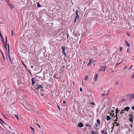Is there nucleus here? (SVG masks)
<instances>
[{"label": "nucleus", "instance_id": "obj_1", "mask_svg": "<svg viewBox=\"0 0 134 134\" xmlns=\"http://www.w3.org/2000/svg\"><path fill=\"white\" fill-rule=\"evenodd\" d=\"M8 45V56L9 59H10V61L11 63L12 64H13V60H12L10 54H9V46L8 44H7Z\"/></svg>", "mask_w": 134, "mask_h": 134}, {"label": "nucleus", "instance_id": "obj_2", "mask_svg": "<svg viewBox=\"0 0 134 134\" xmlns=\"http://www.w3.org/2000/svg\"><path fill=\"white\" fill-rule=\"evenodd\" d=\"M106 67L107 66H102L99 70V71H105Z\"/></svg>", "mask_w": 134, "mask_h": 134}, {"label": "nucleus", "instance_id": "obj_3", "mask_svg": "<svg viewBox=\"0 0 134 134\" xmlns=\"http://www.w3.org/2000/svg\"><path fill=\"white\" fill-rule=\"evenodd\" d=\"M78 12L79 11L78 10H76V11L75 12V13L76 15L75 18L77 19H79V16L78 14Z\"/></svg>", "mask_w": 134, "mask_h": 134}, {"label": "nucleus", "instance_id": "obj_4", "mask_svg": "<svg viewBox=\"0 0 134 134\" xmlns=\"http://www.w3.org/2000/svg\"><path fill=\"white\" fill-rule=\"evenodd\" d=\"M83 126V124L81 122H80L78 124L77 126L80 127H82Z\"/></svg>", "mask_w": 134, "mask_h": 134}, {"label": "nucleus", "instance_id": "obj_5", "mask_svg": "<svg viewBox=\"0 0 134 134\" xmlns=\"http://www.w3.org/2000/svg\"><path fill=\"white\" fill-rule=\"evenodd\" d=\"M129 98L130 99H131L134 98V94H132L130 95Z\"/></svg>", "mask_w": 134, "mask_h": 134}, {"label": "nucleus", "instance_id": "obj_6", "mask_svg": "<svg viewBox=\"0 0 134 134\" xmlns=\"http://www.w3.org/2000/svg\"><path fill=\"white\" fill-rule=\"evenodd\" d=\"M130 109V108L129 107H127L125 108L124 110L128 111Z\"/></svg>", "mask_w": 134, "mask_h": 134}, {"label": "nucleus", "instance_id": "obj_7", "mask_svg": "<svg viewBox=\"0 0 134 134\" xmlns=\"http://www.w3.org/2000/svg\"><path fill=\"white\" fill-rule=\"evenodd\" d=\"M61 48L62 50V53H64L65 52V47L64 46L63 47L62 46Z\"/></svg>", "mask_w": 134, "mask_h": 134}, {"label": "nucleus", "instance_id": "obj_8", "mask_svg": "<svg viewBox=\"0 0 134 134\" xmlns=\"http://www.w3.org/2000/svg\"><path fill=\"white\" fill-rule=\"evenodd\" d=\"M42 85H37V89H38L40 88H42Z\"/></svg>", "mask_w": 134, "mask_h": 134}, {"label": "nucleus", "instance_id": "obj_9", "mask_svg": "<svg viewBox=\"0 0 134 134\" xmlns=\"http://www.w3.org/2000/svg\"><path fill=\"white\" fill-rule=\"evenodd\" d=\"M95 74H96V75H95V76L94 77V79H95V81H96L97 80V77L98 76V75L97 73H96Z\"/></svg>", "mask_w": 134, "mask_h": 134}, {"label": "nucleus", "instance_id": "obj_10", "mask_svg": "<svg viewBox=\"0 0 134 134\" xmlns=\"http://www.w3.org/2000/svg\"><path fill=\"white\" fill-rule=\"evenodd\" d=\"M106 119L107 121H108L111 119V118L109 115L107 116L106 117Z\"/></svg>", "mask_w": 134, "mask_h": 134}, {"label": "nucleus", "instance_id": "obj_11", "mask_svg": "<svg viewBox=\"0 0 134 134\" xmlns=\"http://www.w3.org/2000/svg\"><path fill=\"white\" fill-rule=\"evenodd\" d=\"M32 83L33 85H34L35 83V82L34 81V78H33L31 79Z\"/></svg>", "mask_w": 134, "mask_h": 134}, {"label": "nucleus", "instance_id": "obj_12", "mask_svg": "<svg viewBox=\"0 0 134 134\" xmlns=\"http://www.w3.org/2000/svg\"><path fill=\"white\" fill-rule=\"evenodd\" d=\"M125 44H126L127 46L129 47L130 45V44L129 43L126 41L125 40Z\"/></svg>", "mask_w": 134, "mask_h": 134}, {"label": "nucleus", "instance_id": "obj_13", "mask_svg": "<svg viewBox=\"0 0 134 134\" xmlns=\"http://www.w3.org/2000/svg\"><path fill=\"white\" fill-rule=\"evenodd\" d=\"M119 111V110H118V108H116L115 110V113L116 114H118V111Z\"/></svg>", "mask_w": 134, "mask_h": 134}, {"label": "nucleus", "instance_id": "obj_14", "mask_svg": "<svg viewBox=\"0 0 134 134\" xmlns=\"http://www.w3.org/2000/svg\"><path fill=\"white\" fill-rule=\"evenodd\" d=\"M37 7H41V5L39 4L38 3H37Z\"/></svg>", "mask_w": 134, "mask_h": 134}, {"label": "nucleus", "instance_id": "obj_15", "mask_svg": "<svg viewBox=\"0 0 134 134\" xmlns=\"http://www.w3.org/2000/svg\"><path fill=\"white\" fill-rule=\"evenodd\" d=\"M7 36H6L5 37V42L6 44L7 43Z\"/></svg>", "mask_w": 134, "mask_h": 134}, {"label": "nucleus", "instance_id": "obj_16", "mask_svg": "<svg viewBox=\"0 0 134 134\" xmlns=\"http://www.w3.org/2000/svg\"><path fill=\"white\" fill-rule=\"evenodd\" d=\"M129 120L131 122H132L133 121V119H132V118L130 117V118L129 119Z\"/></svg>", "mask_w": 134, "mask_h": 134}, {"label": "nucleus", "instance_id": "obj_17", "mask_svg": "<svg viewBox=\"0 0 134 134\" xmlns=\"http://www.w3.org/2000/svg\"><path fill=\"white\" fill-rule=\"evenodd\" d=\"M4 47L6 49H7V43H5V44H4Z\"/></svg>", "mask_w": 134, "mask_h": 134}, {"label": "nucleus", "instance_id": "obj_18", "mask_svg": "<svg viewBox=\"0 0 134 134\" xmlns=\"http://www.w3.org/2000/svg\"><path fill=\"white\" fill-rule=\"evenodd\" d=\"M37 85H34V86L33 87L34 88H35V90H37Z\"/></svg>", "mask_w": 134, "mask_h": 134}, {"label": "nucleus", "instance_id": "obj_19", "mask_svg": "<svg viewBox=\"0 0 134 134\" xmlns=\"http://www.w3.org/2000/svg\"><path fill=\"white\" fill-rule=\"evenodd\" d=\"M14 115L16 116V118H17V119L18 120H19V118L18 117V115H15V114H14Z\"/></svg>", "mask_w": 134, "mask_h": 134}, {"label": "nucleus", "instance_id": "obj_20", "mask_svg": "<svg viewBox=\"0 0 134 134\" xmlns=\"http://www.w3.org/2000/svg\"><path fill=\"white\" fill-rule=\"evenodd\" d=\"M97 123L98 124H100V121L99 119H98L97 120Z\"/></svg>", "mask_w": 134, "mask_h": 134}, {"label": "nucleus", "instance_id": "obj_21", "mask_svg": "<svg viewBox=\"0 0 134 134\" xmlns=\"http://www.w3.org/2000/svg\"><path fill=\"white\" fill-rule=\"evenodd\" d=\"M121 63V62H120V63H116L115 65V67H116L118 65H119L120 63Z\"/></svg>", "mask_w": 134, "mask_h": 134}, {"label": "nucleus", "instance_id": "obj_22", "mask_svg": "<svg viewBox=\"0 0 134 134\" xmlns=\"http://www.w3.org/2000/svg\"><path fill=\"white\" fill-rule=\"evenodd\" d=\"M2 40V42H3V44H5V43L4 41V40L3 39H3H1Z\"/></svg>", "mask_w": 134, "mask_h": 134}, {"label": "nucleus", "instance_id": "obj_23", "mask_svg": "<svg viewBox=\"0 0 134 134\" xmlns=\"http://www.w3.org/2000/svg\"><path fill=\"white\" fill-rule=\"evenodd\" d=\"M88 76H87V75H86V76H85V79L86 80H87V79H88Z\"/></svg>", "mask_w": 134, "mask_h": 134}, {"label": "nucleus", "instance_id": "obj_24", "mask_svg": "<svg viewBox=\"0 0 134 134\" xmlns=\"http://www.w3.org/2000/svg\"><path fill=\"white\" fill-rule=\"evenodd\" d=\"M86 126H89L90 127H92L91 126V125H89L88 124H87L86 125Z\"/></svg>", "mask_w": 134, "mask_h": 134}, {"label": "nucleus", "instance_id": "obj_25", "mask_svg": "<svg viewBox=\"0 0 134 134\" xmlns=\"http://www.w3.org/2000/svg\"><path fill=\"white\" fill-rule=\"evenodd\" d=\"M129 116H130V117L132 118V114L131 113L129 115Z\"/></svg>", "mask_w": 134, "mask_h": 134}, {"label": "nucleus", "instance_id": "obj_26", "mask_svg": "<svg viewBox=\"0 0 134 134\" xmlns=\"http://www.w3.org/2000/svg\"><path fill=\"white\" fill-rule=\"evenodd\" d=\"M91 60H92V59H90V61H89V63H88V64L87 65V66H88L91 63Z\"/></svg>", "mask_w": 134, "mask_h": 134}, {"label": "nucleus", "instance_id": "obj_27", "mask_svg": "<svg viewBox=\"0 0 134 134\" xmlns=\"http://www.w3.org/2000/svg\"><path fill=\"white\" fill-rule=\"evenodd\" d=\"M110 116H113V115H114V113H113V114L112 113H110Z\"/></svg>", "mask_w": 134, "mask_h": 134}, {"label": "nucleus", "instance_id": "obj_28", "mask_svg": "<svg viewBox=\"0 0 134 134\" xmlns=\"http://www.w3.org/2000/svg\"><path fill=\"white\" fill-rule=\"evenodd\" d=\"M30 128H31V129L32 130H33V131H34V130H34V129L33 127H31V126H30Z\"/></svg>", "mask_w": 134, "mask_h": 134}, {"label": "nucleus", "instance_id": "obj_29", "mask_svg": "<svg viewBox=\"0 0 134 134\" xmlns=\"http://www.w3.org/2000/svg\"><path fill=\"white\" fill-rule=\"evenodd\" d=\"M124 110H122V111L121 112V113H120V114H122V113H124V112L123 111Z\"/></svg>", "mask_w": 134, "mask_h": 134}, {"label": "nucleus", "instance_id": "obj_30", "mask_svg": "<svg viewBox=\"0 0 134 134\" xmlns=\"http://www.w3.org/2000/svg\"><path fill=\"white\" fill-rule=\"evenodd\" d=\"M105 95V94H104V93H102V94H101V96H104Z\"/></svg>", "mask_w": 134, "mask_h": 134}, {"label": "nucleus", "instance_id": "obj_31", "mask_svg": "<svg viewBox=\"0 0 134 134\" xmlns=\"http://www.w3.org/2000/svg\"><path fill=\"white\" fill-rule=\"evenodd\" d=\"M36 125H37L38 126V127H39L40 129L41 128V127H40V125H39L38 124H37V123H36Z\"/></svg>", "mask_w": 134, "mask_h": 134}, {"label": "nucleus", "instance_id": "obj_32", "mask_svg": "<svg viewBox=\"0 0 134 134\" xmlns=\"http://www.w3.org/2000/svg\"><path fill=\"white\" fill-rule=\"evenodd\" d=\"M119 83L118 82H116L115 83V84L116 85H117L118 84H119Z\"/></svg>", "mask_w": 134, "mask_h": 134}, {"label": "nucleus", "instance_id": "obj_33", "mask_svg": "<svg viewBox=\"0 0 134 134\" xmlns=\"http://www.w3.org/2000/svg\"><path fill=\"white\" fill-rule=\"evenodd\" d=\"M116 126H120V125L119 124V123H117L116 125Z\"/></svg>", "mask_w": 134, "mask_h": 134}, {"label": "nucleus", "instance_id": "obj_34", "mask_svg": "<svg viewBox=\"0 0 134 134\" xmlns=\"http://www.w3.org/2000/svg\"><path fill=\"white\" fill-rule=\"evenodd\" d=\"M94 134H98V131L95 132H94Z\"/></svg>", "mask_w": 134, "mask_h": 134}, {"label": "nucleus", "instance_id": "obj_35", "mask_svg": "<svg viewBox=\"0 0 134 134\" xmlns=\"http://www.w3.org/2000/svg\"><path fill=\"white\" fill-rule=\"evenodd\" d=\"M0 36L1 37V39H3V36H2V34H0Z\"/></svg>", "mask_w": 134, "mask_h": 134}, {"label": "nucleus", "instance_id": "obj_36", "mask_svg": "<svg viewBox=\"0 0 134 134\" xmlns=\"http://www.w3.org/2000/svg\"><path fill=\"white\" fill-rule=\"evenodd\" d=\"M91 132L92 133V134H94V132L93 131H91Z\"/></svg>", "mask_w": 134, "mask_h": 134}, {"label": "nucleus", "instance_id": "obj_37", "mask_svg": "<svg viewBox=\"0 0 134 134\" xmlns=\"http://www.w3.org/2000/svg\"><path fill=\"white\" fill-rule=\"evenodd\" d=\"M63 53L64 54V56H65V57H66V53H65V52H64V53Z\"/></svg>", "mask_w": 134, "mask_h": 134}, {"label": "nucleus", "instance_id": "obj_38", "mask_svg": "<svg viewBox=\"0 0 134 134\" xmlns=\"http://www.w3.org/2000/svg\"><path fill=\"white\" fill-rule=\"evenodd\" d=\"M90 104H92L93 105H95V104L94 103H93V102L90 103Z\"/></svg>", "mask_w": 134, "mask_h": 134}, {"label": "nucleus", "instance_id": "obj_39", "mask_svg": "<svg viewBox=\"0 0 134 134\" xmlns=\"http://www.w3.org/2000/svg\"><path fill=\"white\" fill-rule=\"evenodd\" d=\"M115 117H116V119H118L117 116V114H116Z\"/></svg>", "mask_w": 134, "mask_h": 134}, {"label": "nucleus", "instance_id": "obj_40", "mask_svg": "<svg viewBox=\"0 0 134 134\" xmlns=\"http://www.w3.org/2000/svg\"><path fill=\"white\" fill-rule=\"evenodd\" d=\"M10 8H13V6L12 5V4H10Z\"/></svg>", "mask_w": 134, "mask_h": 134}, {"label": "nucleus", "instance_id": "obj_41", "mask_svg": "<svg viewBox=\"0 0 134 134\" xmlns=\"http://www.w3.org/2000/svg\"><path fill=\"white\" fill-rule=\"evenodd\" d=\"M80 90L81 92L82 91V89L81 87L80 88Z\"/></svg>", "mask_w": 134, "mask_h": 134}, {"label": "nucleus", "instance_id": "obj_42", "mask_svg": "<svg viewBox=\"0 0 134 134\" xmlns=\"http://www.w3.org/2000/svg\"><path fill=\"white\" fill-rule=\"evenodd\" d=\"M128 66H125L124 67V70H125L126 69V68Z\"/></svg>", "mask_w": 134, "mask_h": 134}, {"label": "nucleus", "instance_id": "obj_43", "mask_svg": "<svg viewBox=\"0 0 134 134\" xmlns=\"http://www.w3.org/2000/svg\"><path fill=\"white\" fill-rule=\"evenodd\" d=\"M77 19H76V18H75L74 22V23H75L76 22Z\"/></svg>", "mask_w": 134, "mask_h": 134}, {"label": "nucleus", "instance_id": "obj_44", "mask_svg": "<svg viewBox=\"0 0 134 134\" xmlns=\"http://www.w3.org/2000/svg\"><path fill=\"white\" fill-rule=\"evenodd\" d=\"M104 130H103L101 132L102 133H104Z\"/></svg>", "mask_w": 134, "mask_h": 134}, {"label": "nucleus", "instance_id": "obj_45", "mask_svg": "<svg viewBox=\"0 0 134 134\" xmlns=\"http://www.w3.org/2000/svg\"><path fill=\"white\" fill-rule=\"evenodd\" d=\"M122 49V48L121 47H120V51H121Z\"/></svg>", "mask_w": 134, "mask_h": 134}, {"label": "nucleus", "instance_id": "obj_46", "mask_svg": "<svg viewBox=\"0 0 134 134\" xmlns=\"http://www.w3.org/2000/svg\"><path fill=\"white\" fill-rule=\"evenodd\" d=\"M129 48H128L127 50V52H129Z\"/></svg>", "mask_w": 134, "mask_h": 134}, {"label": "nucleus", "instance_id": "obj_47", "mask_svg": "<svg viewBox=\"0 0 134 134\" xmlns=\"http://www.w3.org/2000/svg\"><path fill=\"white\" fill-rule=\"evenodd\" d=\"M132 65H131V66L129 68V69H131V67L132 66Z\"/></svg>", "mask_w": 134, "mask_h": 134}, {"label": "nucleus", "instance_id": "obj_48", "mask_svg": "<svg viewBox=\"0 0 134 134\" xmlns=\"http://www.w3.org/2000/svg\"><path fill=\"white\" fill-rule=\"evenodd\" d=\"M57 107H58V108L59 109V110H60V107H59V106L58 105H57Z\"/></svg>", "mask_w": 134, "mask_h": 134}, {"label": "nucleus", "instance_id": "obj_49", "mask_svg": "<svg viewBox=\"0 0 134 134\" xmlns=\"http://www.w3.org/2000/svg\"><path fill=\"white\" fill-rule=\"evenodd\" d=\"M0 120H1V121H2V122L3 123H4V124L5 123H4V122L3 121V120H2L1 119H0Z\"/></svg>", "mask_w": 134, "mask_h": 134}, {"label": "nucleus", "instance_id": "obj_50", "mask_svg": "<svg viewBox=\"0 0 134 134\" xmlns=\"http://www.w3.org/2000/svg\"><path fill=\"white\" fill-rule=\"evenodd\" d=\"M2 56L3 58H4V60L5 59V58H4V55L3 54V53H2Z\"/></svg>", "mask_w": 134, "mask_h": 134}, {"label": "nucleus", "instance_id": "obj_51", "mask_svg": "<svg viewBox=\"0 0 134 134\" xmlns=\"http://www.w3.org/2000/svg\"><path fill=\"white\" fill-rule=\"evenodd\" d=\"M132 78H134V74L132 76Z\"/></svg>", "mask_w": 134, "mask_h": 134}, {"label": "nucleus", "instance_id": "obj_52", "mask_svg": "<svg viewBox=\"0 0 134 134\" xmlns=\"http://www.w3.org/2000/svg\"><path fill=\"white\" fill-rule=\"evenodd\" d=\"M132 109L134 110V106H133L131 108Z\"/></svg>", "mask_w": 134, "mask_h": 134}, {"label": "nucleus", "instance_id": "obj_53", "mask_svg": "<svg viewBox=\"0 0 134 134\" xmlns=\"http://www.w3.org/2000/svg\"><path fill=\"white\" fill-rule=\"evenodd\" d=\"M13 30H12L11 31V35H12V36L13 35Z\"/></svg>", "mask_w": 134, "mask_h": 134}, {"label": "nucleus", "instance_id": "obj_54", "mask_svg": "<svg viewBox=\"0 0 134 134\" xmlns=\"http://www.w3.org/2000/svg\"><path fill=\"white\" fill-rule=\"evenodd\" d=\"M126 100V99H122V101H125V100Z\"/></svg>", "mask_w": 134, "mask_h": 134}, {"label": "nucleus", "instance_id": "obj_55", "mask_svg": "<svg viewBox=\"0 0 134 134\" xmlns=\"http://www.w3.org/2000/svg\"><path fill=\"white\" fill-rule=\"evenodd\" d=\"M35 121H37V119H34V121H35Z\"/></svg>", "mask_w": 134, "mask_h": 134}, {"label": "nucleus", "instance_id": "obj_56", "mask_svg": "<svg viewBox=\"0 0 134 134\" xmlns=\"http://www.w3.org/2000/svg\"><path fill=\"white\" fill-rule=\"evenodd\" d=\"M118 119H116L115 120H114V122H116V121H118Z\"/></svg>", "mask_w": 134, "mask_h": 134}, {"label": "nucleus", "instance_id": "obj_57", "mask_svg": "<svg viewBox=\"0 0 134 134\" xmlns=\"http://www.w3.org/2000/svg\"><path fill=\"white\" fill-rule=\"evenodd\" d=\"M63 103H66V102H65V101L64 100L63 101Z\"/></svg>", "mask_w": 134, "mask_h": 134}, {"label": "nucleus", "instance_id": "obj_58", "mask_svg": "<svg viewBox=\"0 0 134 134\" xmlns=\"http://www.w3.org/2000/svg\"><path fill=\"white\" fill-rule=\"evenodd\" d=\"M115 122L114 123V124H113V125H114V124H117V122H116H116Z\"/></svg>", "mask_w": 134, "mask_h": 134}, {"label": "nucleus", "instance_id": "obj_59", "mask_svg": "<svg viewBox=\"0 0 134 134\" xmlns=\"http://www.w3.org/2000/svg\"><path fill=\"white\" fill-rule=\"evenodd\" d=\"M0 123L2 125H3V124L2 123L1 121H0Z\"/></svg>", "mask_w": 134, "mask_h": 134}, {"label": "nucleus", "instance_id": "obj_60", "mask_svg": "<svg viewBox=\"0 0 134 134\" xmlns=\"http://www.w3.org/2000/svg\"><path fill=\"white\" fill-rule=\"evenodd\" d=\"M96 127H97L98 126V125L97 124H96Z\"/></svg>", "mask_w": 134, "mask_h": 134}, {"label": "nucleus", "instance_id": "obj_61", "mask_svg": "<svg viewBox=\"0 0 134 134\" xmlns=\"http://www.w3.org/2000/svg\"><path fill=\"white\" fill-rule=\"evenodd\" d=\"M23 63V65H24V66H25V67H26V66L25 65V64L23 62H22Z\"/></svg>", "mask_w": 134, "mask_h": 134}, {"label": "nucleus", "instance_id": "obj_62", "mask_svg": "<svg viewBox=\"0 0 134 134\" xmlns=\"http://www.w3.org/2000/svg\"><path fill=\"white\" fill-rule=\"evenodd\" d=\"M3 116H4V117L6 118V119H7V118H6V117L5 116H4V115L3 114Z\"/></svg>", "mask_w": 134, "mask_h": 134}, {"label": "nucleus", "instance_id": "obj_63", "mask_svg": "<svg viewBox=\"0 0 134 134\" xmlns=\"http://www.w3.org/2000/svg\"><path fill=\"white\" fill-rule=\"evenodd\" d=\"M65 65H63V68H65Z\"/></svg>", "mask_w": 134, "mask_h": 134}, {"label": "nucleus", "instance_id": "obj_64", "mask_svg": "<svg viewBox=\"0 0 134 134\" xmlns=\"http://www.w3.org/2000/svg\"><path fill=\"white\" fill-rule=\"evenodd\" d=\"M104 134H107V132H105L104 133Z\"/></svg>", "mask_w": 134, "mask_h": 134}]
</instances>
